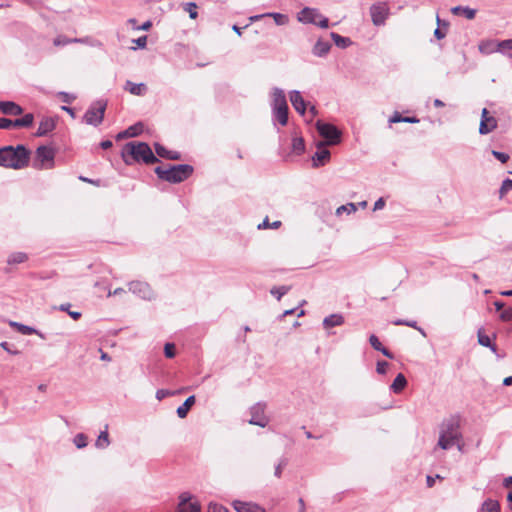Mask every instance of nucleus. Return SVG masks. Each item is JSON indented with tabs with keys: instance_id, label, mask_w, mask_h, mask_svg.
I'll list each match as a JSON object with an SVG mask.
<instances>
[{
	"instance_id": "1",
	"label": "nucleus",
	"mask_w": 512,
	"mask_h": 512,
	"mask_svg": "<svg viewBox=\"0 0 512 512\" xmlns=\"http://www.w3.org/2000/svg\"><path fill=\"white\" fill-rule=\"evenodd\" d=\"M29 151L23 146H5L0 148V166L12 169H22L28 166Z\"/></svg>"
},
{
	"instance_id": "2",
	"label": "nucleus",
	"mask_w": 512,
	"mask_h": 512,
	"mask_svg": "<svg viewBox=\"0 0 512 512\" xmlns=\"http://www.w3.org/2000/svg\"><path fill=\"white\" fill-rule=\"evenodd\" d=\"M122 157L126 164L130 165L133 161H143L146 164L158 162V158L153 154L151 148L144 142H129L122 150Z\"/></svg>"
},
{
	"instance_id": "3",
	"label": "nucleus",
	"mask_w": 512,
	"mask_h": 512,
	"mask_svg": "<svg viewBox=\"0 0 512 512\" xmlns=\"http://www.w3.org/2000/svg\"><path fill=\"white\" fill-rule=\"evenodd\" d=\"M462 439L460 424L457 418L451 417L443 421L440 426L439 439L437 446L443 450H448L454 446L457 440Z\"/></svg>"
},
{
	"instance_id": "4",
	"label": "nucleus",
	"mask_w": 512,
	"mask_h": 512,
	"mask_svg": "<svg viewBox=\"0 0 512 512\" xmlns=\"http://www.w3.org/2000/svg\"><path fill=\"white\" fill-rule=\"evenodd\" d=\"M193 167L188 164L158 166L155 168L157 176L170 183H180L189 178L193 173Z\"/></svg>"
},
{
	"instance_id": "5",
	"label": "nucleus",
	"mask_w": 512,
	"mask_h": 512,
	"mask_svg": "<svg viewBox=\"0 0 512 512\" xmlns=\"http://www.w3.org/2000/svg\"><path fill=\"white\" fill-rule=\"evenodd\" d=\"M297 19L301 23L314 24L323 29L328 28V26H329L328 18L323 16L316 8H310V7L303 8L298 13Z\"/></svg>"
},
{
	"instance_id": "6",
	"label": "nucleus",
	"mask_w": 512,
	"mask_h": 512,
	"mask_svg": "<svg viewBox=\"0 0 512 512\" xmlns=\"http://www.w3.org/2000/svg\"><path fill=\"white\" fill-rule=\"evenodd\" d=\"M316 129L319 135L324 138V145H337L341 142V131L333 124L317 121Z\"/></svg>"
},
{
	"instance_id": "7",
	"label": "nucleus",
	"mask_w": 512,
	"mask_h": 512,
	"mask_svg": "<svg viewBox=\"0 0 512 512\" xmlns=\"http://www.w3.org/2000/svg\"><path fill=\"white\" fill-rule=\"evenodd\" d=\"M107 103L103 100H98L91 104L83 116V121L92 126H99L104 119Z\"/></svg>"
},
{
	"instance_id": "8",
	"label": "nucleus",
	"mask_w": 512,
	"mask_h": 512,
	"mask_svg": "<svg viewBox=\"0 0 512 512\" xmlns=\"http://www.w3.org/2000/svg\"><path fill=\"white\" fill-rule=\"evenodd\" d=\"M129 291L143 300H152L155 294L148 283L142 281H131L128 284Z\"/></svg>"
},
{
	"instance_id": "9",
	"label": "nucleus",
	"mask_w": 512,
	"mask_h": 512,
	"mask_svg": "<svg viewBox=\"0 0 512 512\" xmlns=\"http://www.w3.org/2000/svg\"><path fill=\"white\" fill-rule=\"evenodd\" d=\"M266 405L263 403H256L250 408L251 418L249 423L260 427L267 426L269 420L265 415Z\"/></svg>"
},
{
	"instance_id": "10",
	"label": "nucleus",
	"mask_w": 512,
	"mask_h": 512,
	"mask_svg": "<svg viewBox=\"0 0 512 512\" xmlns=\"http://www.w3.org/2000/svg\"><path fill=\"white\" fill-rule=\"evenodd\" d=\"M200 504L193 501V496L189 492H183L179 496L178 512H199Z\"/></svg>"
},
{
	"instance_id": "11",
	"label": "nucleus",
	"mask_w": 512,
	"mask_h": 512,
	"mask_svg": "<svg viewBox=\"0 0 512 512\" xmlns=\"http://www.w3.org/2000/svg\"><path fill=\"white\" fill-rule=\"evenodd\" d=\"M497 128V119L489 114L486 108L482 109L481 120L479 124V133L481 135L489 134Z\"/></svg>"
},
{
	"instance_id": "12",
	"label": "nucleus",
	"mask_w": 512,
	"mask_h": 512,
	"mask_svg": "<svg viewBox=\"0 0 512 512\" xmlns=\"http://www.w3.org/2000/svg\"><path fill=\"white\" fill-rule=\"evenodd\" d=\"M325 146L326 145H324L323 142H319L317 144V151L312 157L314 167L323 166L326 162L330 160V151L326 149Z\"/></svg>"
},
{
	"instance_id": "13",
	"label": "nucleus",
	"mask_w": 512,
	"mask_h": 512,
	"mask_svg": "<svg viewBox=\"0 0 512 512\" xmlns=\"http://www.w3.org/2000/svg\"><path fill=\"white\" fill-rule=\"evenodd\" d=\"M289 98L294 109L301 115H304L307 109L306 102L302 97L300 91L292 90L289 93Z\"/></svg>"
},
{
	"instance_id": "14",
	"label": "nucleus",
	"mask_w": 512,
	"mask_h": 512,
	"mask_svg": "<svg viewBox=\"0 0 512 512\" xmlns=\"http://www.w3.org/2000/svg\"><path fill=\"white\" fill-rule=\"evenodd\" d=\"M271 97H272V101H271L272 110L279 109L282 107H288L285 93L281 88H278V87L273 88L272 92H271Z\"/></svg>"
},
{
	"instance_id": "15",
	"label": "nucleus",
	"mask_w": 512,
	"mask_h": 512,
	"mask_svg": "<svg viewBox=\"0 0 512 512\" xmlns=\"http://www.w3.org/2000/svg\"><path fill=\"white\" fill-rule=\"evenodd\" d=\"M370 14L374 25L380 26L384 24L387 15L384 6L379 4L372 5L370 8Z\"/></svg>"
},
{
	"instance_id": "16",
	"label": "nucleus",
	"mask_w": 512,
	"mask_h": 512,
	"mask_svg": "<svg viewBox=\"0 0 512 512\" xmlns=\"http://www.w3.org/2000/svg\"><path fill=\"white\" fill-rule=\"evenodd\" d=\"M233 507L237 512H266L262 507L254 503L239 500L233 502Z\"/></svg>"
},
{
	"instance_id": "17",
	"label": "nucleus",
	"mask_w": 512,
	"mask_h": 512,
	"mask_svg": "<svg viewBox=\"0 0 512 512\" xmlns=\"http://www.w3.org/2000/svg\"><path fill=\"white\" fill-rule=\"evenodd\" d=\"M331 47L332 45L329 41L318 39L312 48V53L316 57H325L329 53Z\"/></svg>"
},
{
	"instance_id": "18",
	"label": "nucleus",
	"mask_w": 512,
	"mask_h": 512,
	"mask_svg": "<svg viewBox=\"0 0 512 512\" xmlns=\"http://www.w3.org/2000/svg\"><path fill=\"white\" fill-rule=\"evenodd\" d=\"M55 120L51 117H44L39 123L38 130L36 132V136L41 137L45 136L55 128Z\"/></svg>"
},
{
	"instance_id": "19",
	"label": "nucleus",
	"mask_w": 512,
	"mask_h": 512,
	"mask_svg": "<svg viewBox=\"0 0 512 512\" xmlns=\"http://www.w3.org/2000/svg\"><path fill=\"white\" fill-rule=\"evenodd\" d=\"M0 111L3 114L15 115V116L20 115L23 112L22 108L18 104L11 102V101H1L0 102Z\"/></svg>"
},
{
	"instance_id": "20",
	"label": "nucleus",
	"mask_w": 512,
	"mask_h": 512,
	"mask_svg": "<svg viewBox=\"0 0 512 512\" xmlns=\"http://www.w3.org/2000/svg\"><path fill=\"white\" fill-rule=\"evenodd\" d=\"M37 159L44 164L45 162H53L54 151L46 146H40L36 150Z\"/></svg>"
},
{
	"instance_id": "21",
	"label": "nucleus",
	"mask_w": 512,
	"mask_h": 512,
	"mask_svg": "<svg viewBox=\"0 0 512 512\" xmlns=\"http://www.w3.org/2000/svg\"><path fill=\"white\" fill-rule=\"evenodd\" d=\"M344 324V317L342 314H331L324 318L323 320V327L325 329H330L336 326H341Z\"/></svg>"
},
{
	"instance_id": "22",
	"label": "nucleus",
	"mask_w": 512,
	"mask_h": 512,
	"mask_svg": "<svg viewBox=\"0 0 512 512\" xmlns=\"http://www.w3.org/2000/svg\"><path fill=\"white\" fill-rule=\"evenodd\" d=\"M124 89L136 96H142L146 92V86L144 83L136 84L129 80L126 81Z\"/></svg>"
},
{
	"instance_id": "23",
	"label": "nucleus",
	"mask_w": 512,
	"mask_h": 512,
	"mask_svg": "<svg viewBox=\"0 0 512 512\" xmlns=\"http://www.w3.org/2000/svg\"><path fill=\"white\" fill-rule=\"evenodd\" d=\"M272 116L274 121L280 125L285 126L288 123V107H282L279 109L272 110Z\"/></svg>"
},
{
	"instance_id": "24",
	"label": "nucleus",
	"mask_w": 512,
	"mask_h": 512,
	"mask_svg": "<svg viewBox=\"0 0 512 512\" xmlns=\"http://www.w3.org/2000/svg\"><path fill=\"white\" fill-rule=\"evenodd\" d=\"M195 404V396H189L182 405L177 408V415L179 418L183 419L187 416L190 408Z\"/></svg>"
},
{
	"instance_id": "25",
	"label": "nucleus",
	"mask_w": 512,
	"mask_h": 512,
	"mask_svg": "<svg viewBox=\"0 0 512 512\" xmlns=\"http://www.w3.org/2000/svg\"><path fill=\"white\" fill-rule=\"evenodd\" d=\"M369 342L375 350L380 351L387 358L393 359V354L382 345L376 335L372 334L369 337Z\"/></svg>"
},
{
	"instance_id": "26",
	"label": "nucleus",
	"mask_w": 512,
	"mask_h": 512,
	"mask_svg": "<svg viewBox=\"0 0 512 512\" xmlns=\"http://www.w3.org/2000/svg\"><path fill=\"white\" fill-rule=\"evenodd\" d=\"M478 48L482 54H486V55L492 54L494 52H498L497 41H495V40L482 41L479 44Z\"/></svg>"
},
{
	"instance_id": "27",
	"label": "nucleus",
	"mask_w": 512,
	"mask_h": 512,
	"mask_svg": "<svg viewBox=\"0 0 512 512\" xmlns=\"http://www.w3.org/2000/svg\"><path fill=\"white\" fill-rule=\"evenodd\" d=\"M478 512H500V504L497 500L488 498L481 504Z\"/></svg>"
},
{
	"instance_id": "28",
	"label": "nucleus",
	"mask_w": 512,
	"mask_h": 512,
	"mask_svg": "<svg viewBox=\"0 0 512 512\" xmlns=\"http://www.w3.org/2000/svg\"><path fill=\"white\" fill-rule=\"evenodd\" d=\"M155 151H156L158 156L163 157V158L172 159V160L180 159V153L179 152L169 151V150H167L165 147H163L160 144H155Z\"/></svg>"
},
{
	"instance_id": "29",
	"label": "nucleus",
	"mask_w": 512,
	"mask_h": 512,
	"mask_svg": "<svg viewBox=\"0 0 512 512\" xmlns=\"http://www.w3.org/2000/svg\"><path fill=\"white\" fill-rule=\"evenodd\" d=\"M9 326L16 329L19 333L23 335L38 334V331L35 328L16 321H9Z\"/></svg>"
},
{
	"instance_id": "30",
	"label": "nucleus",
	"mask_w": 512,
	"mask_h": 512,
	"mask_svg": "<svg viewBox=\"0 0 512 512\" xmlns=\"http://www.w3.org/2000/svg\"><path fill=\"white\" fill-rule=\"evenodd\" d=\"M454 15H463L465 18L472 20L475 18L476 10L470 7L456 6L451 9Z\"/></svg>"
},
{
	"instance_id": "31",
	"label": "nucleus",
	"mask_w": 512,
	"mask_h": 512,
	"mask_svg": "<svg viewBox=\"0 0 512 512\" xmlns=\"http://www.w3.org/2000/svg\"><path fill=\"white\" fill-rule=\"evenodd\" d=\"M407 385V380L402 373H399L392 382L390 389L394 393H400Z\"/></svg>"
},
{
	"instance_id": "32",
	"label": "nucleus",
	"mask_w": 512,
	"mask_h": 512,
	"mask_svg": "<svg viewBox=\"0 0 512 512\" xmlns=\"http://www.w3.org/2000/svg\"><path fill=\"white\" fill-rule=\"evenodd\" d=\"M143 125L141 123H137L133 126H130L125 131L118 134V138H128L138 136L142 132Z\"/></svg>"
},
{
	"instance_id": "33",
	"label": "nucleus",
	"mask_w": 512,
	"mask_h": 512,
	"mask_svg": "<svg viewBox=\"0 0 512 512\" xmlns=\"http://www.w3.org/2000/svg\"><path fill=\"white\" fill-rule=\"evenodd\" d=\"M28 260V255L24 252H13L7 258L9 265H17L24 263Z\"/></svg>"
},
{
	"instance_id": "34",
	"label": "nucleus",
	"mask_w": 512,
	"mask_h": 512,
	"mask_svg": "<svg viewBox=\"0 0 512 512\" xmlns=\"http://www.w3.org/2000/svg\"><path fill=\"white\" fill-rule=\"evenodd\" d=\"M267 17L273 18L274 22L278 26H284L289 23V17L286 14L277 13V12H267L265 13Z\"/></svg>"
},
{
	"instance_id": "35",
	"label": "nucleus",
	"mask_w": 512,
	"mask_h": 512,
	"mask_svg": "<svg viewBox=\"0 0 512 512\" xmlns=\"http://www.w3.org/2000/svg\"><path fill=\"white\" fill-rule=\"evenodd\" d=\"M110 445L109 435L107 428L104 431H101L96 442L95 446L98 449H105Z\"/></svg>"
},
{
	"instance_id": "36",
	"label": "nucleus",
	"mask_w": 512,
	"mask_h": 512,
	"mask_svg": "<svg viewBox=\"0 0 512 512\" xmlns=\"http://www.w3.org/2000/svg\"><path fill=\"white\" fill-rule=\"evenodd\" d=\"M33 120V114L27 113L22 118L13 120V127H29L32 125Z\"/></svg>"
},
{
	"instance_id": "37",
	"label": "nucleus",
	"mask_w": 512,
	"mask_h": 512,
	"mask_svg": "<svg viewBox=\"0 0 512 512\" xmlns=\"http://www.w3.org/2000/svg\"><path fill=\"white\" fill-rule=\"evenodd\" d=\"M330 36L337 47L346 48L351 44L350 38L343 37L335 32H331Z\"/></svg>"
},
{
	"instance_id": "38",
	"label": "nucleus",
	"mask_w": 512,
	"mask_h": 512,
	"mask_svg": "<svg viewBox=\"0 0 512 512\" xmlns=\"http://www.w3.org/2000/svg\"><path fill=\"white\" fill-rule=\"evenodd\" d=\"M305 150V143H304V139L302 137H298V136H295L293 137L292 139V151L297 154V155H300L304 152Z\"/></svg>"
},
{
	"instance_id": "39",
	"label": "nucleus",
	"mask_w": 512,
	"mask_h": 512,
	"mask_svg": "<svg viewBox=\"0 0 512 512\" xmlns=\"http://www.w3.org/2000/svg\"><path fill=\"white\" fill-rule=\"evenodd\" d=\"M478 343L484 347L490 348L493 352L496 351V346L492 344L490 337L482 332V329L478 331Z\"/></svg>"
},
{
	"instance_id": "40",
	"label": "nucleus",
	"mask_w": 512,
	"mask_h": 512,
	"mask_svg": "<svg viewBox=\"0 0 512 512\" xmlns=\"http://www.w3.org/2000/svg\"><path fill=\"white\" fill-rule=\"evenodd\" d=\"M356 211H357V205L355 203H347L345 205L338 207L336 210V214L338 216H340L343 213L351 214V213H355Z\"/></svg>"
},
{
	"instance_id": "41",
	"label": "nucleus",
	"mask_w": 512,
	"mask_h": 512,
	"mask_svg": "<svg viewBox=\"0 0 512 512\" xmlns=\"http://www.w3.org/2000/svg\"><path fill=\"white\" fill-rule=\"evenodd\" d=\"M281 226V221L270 222L268 217H266L262 223L258 224L257 228L262 229H278Z\"/></svg>"
},
{
	"instance_id": "42",
	"label": "nucleus",
	"mask_w": 512,
	"mask_h": 512,
	"mask_svg": "<svg viewBox=\"0 0 512 512\" xmlns=\"http://www.w3.org/2000/svg\"><path fill=\"white\" fill-rule=\"evenodd\" d=\"M73 443L78 449L85 448L87 446V436L83 433H78L75 435Z\"/></svg>"
},
{
	"instance_id": "43",
	"label": "nucleus",
	"mask_w": 512,
	"mask_h": 512,
	"mask_svg": "<svg viewBox=\"0 0 512 512\" xmlns=\"http://www.w3.org/2000/svg\"><path fill=\"white\" fill-rule=\"evenodd\" d=\"M289 291L288 286H276L270 290V293L280 300Z\"/></svg>"
},
{
	"instance_id": "44",
	"label": "nucleus",
	"mask_w": 512,
	"mask_h": 512,
	"mask_svg": "<svg viewBox=\"0 0 512 512\" xmlns=\"http://www.w3.org/2000/svg\"><path fill=\"white\" fill-rule=\"evenodd\" d=\"M196 4L194 2H189V3H186L185 4V11H187L189 13V17L191 19H196L197 16H198V13L196 11Z\"/></svg>"
},
{
	"instance_id": "45",
	"label": "nucleus",
	"mask_w": 512,
	"mask_h": 512,
	"mask_svg": "<svg viewBox=\"0 0 512 512\" xmlns=\"http://www.w3.org/2000/svg\"><path fill=\"white\" fill-rule=\"evenodd\" d=\"M498 51L503 52L505 50H512V40H503L500 42H497Z\"/></svg>"
},
{
	"instance_id": "46",
	"label": "nucleus",
	"mask_w": 512,
	"mask_h": 512,
	"mask_svg": "<svg viewBox=\"0 0 512 512\" xmlns=\"http://www.w3.org/2000/svg\"><path fill=\"white\" fill-rule=\"evenodd\" d=\"M287 465V459L285 458H282L280 459L279 463L275 466V471H274V475L277 477V478H280L281 475H282V470L283 468Z\"/></svg>"
},
{
	"instance_id": "47",
	"label": "nucleus",
	"mask_w": 512,
	"mask_h": 512,
	"mask_svg": "<svg viewBox=\"0 0 512 512\" xmlns=\"http://www.w3.org/2000/svg\"><path fill=\"white\" fill-rule=\"evenodd\" d=\"M164 354L167 358L175 356V345L173 343H166L164 346Z\"/></svg>"
},
{
	"instance_id": "48",
	"label": "nucleus",
	"mask_w": 512,
	"mask_h": 512,
	"mask_svg": "<svg viewBox=\"0 0 512 512\" xmlns=\"http://www.w3.org/2000/svg\"><path fill=\"white\" fill-rule=\"evenodd\" d=\"M208 512H229V510L217 503H210L208 505Z\"/></svg>"
},
{
	"instance_id": "49",
	"label": "nucleus",
	"mask_w": 512,
	"mask_h": 512,
	"mask_svg": "<svg viewBox=\"0 0 512 512\" xmlns=\"http://www.w3.org/2000/svg\"><path fill=\"white\" fill-rule=\"evenodd\" d=\"M492 155L501 163H506L509 160V155L504 152L493 150Z\"/></svg>"
},
{
	"instance_id": "50",
	"label": "nucleus",
	"mask_w": 512,
	"mask_h": 512,
	"mask_svg": "<svg viewBox=\"0 0 512 512\" xmlns=\"http://www.w3.org/2000/svg\"><path fill=\"white\" fill-rule=\"evenodd\" d=\"M510 190H512V179L507 178L502 182L500 193L505 194Z\"/></svg>"
},
{
	"instance_id": "51",
	"label": "nucleus",
	"mask_w": 512,
	"mask_h": 512,
	"mask_svg": "<svg viewBox=\"0 0 512 512\" xmlns=\"http://www.w3.org/2000/svg\"><path fill=\"white\" fill-rule=\"evenodd\" d=\"M82 40L80 39H74V40H69V39H66V38H62V37H57L54 39V45L55 46H61V45H66L70 42H81Z\"/></svg>"
},
{
	"instance_id": "52",
	"label": "nucleus",
	"mask_w": 512,
	"mask_h": 512,
	"mask_svg": "<svg viewBox=\"0 0 512 512\" xmlns=\"http://www.w3.org/2000/svg\"><path fill=\"white\" fill-rule=\"evenodd\" d=\"M389 363L386 361H378L376 365V371L378 374H385L387 372V368Z\"/></svg>"
},
{
	"instance_id": "53",
	"label": "nucleus",
	"mask_w": 512,
	"mask_h": 512,
	"mask_svg": "<svg viewBox=\"0 0 512 512\" xmlns=\"http://www.w3.org/2000/svg\"><path fill=\"white\" fill-rule=\"evenodd\" d=\"M500 318L503 321H511L512 320V307L503 310L500 314Z\"/></svg>"
},
{
	"instance_id": "54",
	"label": "nucleus",
	"mask_w": 512,
	"mask_h": 512,
	"mask_svg": "<svg viewBox=\"0 0 512 512\" xmlns=\"http://www.w3.org/2000/svg\"><path fill=\"white\" fill-rule=\"evenodd\" d=\"M13 127V120L0 118V129H10Z\"/></svg>"
},
{
	"instance_id": "55",
	"label": "nucleus",
	"mask_w": 512,
	"mask_h": 512,
	"mask_svg": "<svg viewBox=\"0 0 512 512\" xmlns=\"http://www.w3.org/2000/svg\"><path fill=\"white\" fill-rule=\"evenodd\" d=\"M405 326L411 327L419 331L422 335H425L424 330L417 325V322L414 320H406Z\"/></svg>"
},
{
	"instance_id": "56",
	"label": "nucleus",
	"mask_w": 512,
	"mask_h": 512,
	"mask_svg": "<svg viewBox=\"0 0 512 512\" xmlns=\"http://www.w3.org/2000/svg\"><path fill=\"white\" fill-rule=\"evenodd\" d=\"M133 42L139 47V48H145L146 45H147V36H141L135 40H133Z\"/></svg>"
},
{
	"instance_id": "57",
	"label": "nucleus",
	"mask_w": 512,
	"mask_h": 512,
	"mask_svg": "<svg viewBox=\"0 0 512 512\" xmlns=\"http://www.w3.org/2000/svg\"><path fill=\"white\" fill-rule=\"evenodd\" d=\"M59 96L62 98V100L66 103H71L75 100V96L74 95H71V94H68L66 92H60L59 93Z\"/></svg>"
},
{
	"instance_id": "58",
	"label": "nucleus",
	"mask_w": 512,
	"mask_h": 512,
	"mask_svg": "<svg viewBox=\"0 0 512 512\" xmlns=\"http://www.w3.org/2000/svg\"><path fill=\"white\" fill-rule=\"evenodd\" d=\"M172 393L169 391V390H165V389H159L157 390L156 392V398L161 401L162 399H164L165 397L171 395Z\"/></svg>"
},
{
	"instance_id": "59",
	"label": "nucleus",
	"mask_w": 512,
	"mask_h": 512,
	"mask_svg": "<svg viewBox=\"0 0 512 512\" xmlns=\"http://www.w3.org/2000/svg\"><path fill=\"white\" fill-rule=\"evenodd\" d=\"M385 206V200L383 197H380L375 203H374V207H373V210L374 211H377V210H381L383 209Z\"/></svg>"
},
{
	"instance_id": "60",
	"label": "nucleus",
	"mask_w": 512,
	"mask_h": 512,
	"mask_svg": "<svg viewBox=\"0 0 512 512\" xmlns=\"http://www.w3.org/2000/svg\"><path fill=\"white\" fill-rule=\"evenodd\" d=\"M0 347L3 348L5 351H7L8 353H10L12 355H16V354L19 353L17 350H11L10 347H9V343L6 342V341L1 342L0 343Z\"/></svg>"
},
{
	"instance_id": "61",
	"label": "nucleus",
	"mask_w": 512,
	"mask_h": 512,
	"mask_svg": "<svg viewBox=\"0 0 512 512\" xmlns=\"http://www.w3.org/2000/svg\"><path fill=\"white\" fill-rule=\"evenodd\" d=\"M403 120V116H401L400 113L398 112H395L389 119V122L390 123H399V122H402Z\"/></svg>"
},
{
	"instance_id": "62",
	"label": "nucleus",
	"mask_w": 512,
	"mask_h": 512,
	"mask_svg": "<svg viewBox=\"0 0 512 512\" xmlns=\"http://www.w3.org/2000/svg\"><path fill=\"white\" fill-rule=\"evenodd\" d=\"M124 293H126L124 288H116L113 291H111V290L108 291V297H110V296H118V295H122Z\"/></svg>"
},
{
	"instance_id": "63",
	"label": "nucleus",
	"mask_w": 512,
	"mask_h": 512,
	"mask_svg": "<svg viewBox=\"0 0 512 512\" xmlns=\"http://www.w3.org/2000/svg\"><path fill=\"white\" fill-rule=\"evenodd\" d=\"M152 27V22L150 20L144 22L141 26L136 27V30H144L148 31Z\"/></svg>"
},
{
	"instance_id": "64",
	"label": "nucleus",
	"mask_w": 512,
	"mask_h": 512,
	"mask_svg": "<svg viewBox=\"0 0 512 512\" xmlns=\"http://www.w3.org/2000/svg\"><path fill=\"white\" fill-rule=\"evenodd\" d=\"M503 486L509 488L512 491V476L506 477L503 481Z\"/></svg>"
}]
</instances>
